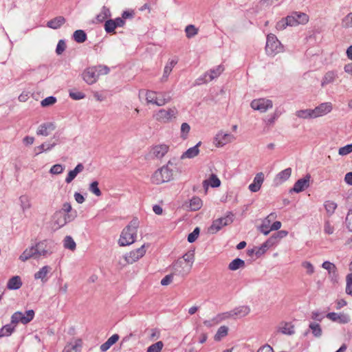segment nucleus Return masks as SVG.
<instances>
[{"label":"nucleus","instance_id":"1","mask_svg":"<svg viewBox=\"0 0 352 352\" xmlns=\"http://www.w3.org/2000/svg\"><path fill=\"white\" fill-rule=\"evenodd\" d=\"M177 169L174 161L169 160L166 165L157 169L151 177L152 183L159 185L173 179L174 173Z\"/></svg>","mask_w":352,"mask_h":352},{"label":"nucleus","instance_id":"2","mask_svg":"<svg viewBox=\"0 0 352 352\" xmlns=\"http://www.w3.org/2000/svg\"><path fill=\"white\" fill-rule=\"evenodd\" d=\"M48 254L50 253L47 248V241H42L37 243L35 245L25 249L20 255L19 259L25 262L31 258L38 259L41 256H46Z\"/></svg>","mask_w":352,"mask_h":352},{"label":"nucleus","instance_id":"3","mask_svg":"<svg viewBox=\"0 0 352 352\" xmlns=\"http://www.w3.org/2000/svg\"><path fill=\"white\" fill-rule=\"evenodd\" d=\"M139 221L138 219H133L121 232L118 243L120 246L129 245L135 241Z\"/></svg>","mask_w":352,"mask_h":352},{"label":"nucleus","instance_id":"4","mask_svg":"<svg viewBox=\"0 0 352 352\" xmlns=\"http://www.w3.org/2000/svg\"><path fill=\"white\" fill-rule=\"evenodd\" d=\"M309 21V16L307 14L300 12H293L284 20L277 24V28L285 29L287 25L296 26L300 24H306Z\"/></svg>","mask_w":352,"mask_h":352},{"label":"nucleus","instance_id":"5","mask_svg":"<svg viewBox=\"0 0 352 352\" xmlns=\"http://www.w3.org/2000/svg\"><path fill=\"white\" fill-rule=\"evenodd\" d=\"M265 51L270 56H274L283 51V46L274 34L267 35Z\"/></svg>","mask_w":352,"mask_h":352},{"label":"nucleus","instance_id":"6","mask_svg":"<svg viewBox=\"0 0 352 352\" xmlns=\"http://www.w3.org/2000/svg\"><path fill=\"white\" fill-rule=\"evenodd\" d=\"M74 213H76V212H74ZM76 217V214H63L62 211H56L53 215L54 226L56 229H59L68 222L72 221Z\"/></svg>","mask_w":352,"mask_h":352},{"label":"nucleus","instance_id":"7","mask_svg":"<svg viewBox=\"0 0 352 352\" xmlns=\"http://www.w3.org/2000/svg\"><path fill=\"white\" fill-rule=\"evenodd\" d=\"M34 316V311L32 309L26 311L25 314L21 311H16L12 314L10 324H12V325H14V327L19 322H21L22 324H25L32 320Z\"/></svg>","mask_w":352,"mask_h":352},{"label":"nucleus","instance_id":"8","mask_svg":"<svg viewBox=\"0 0 352 352\" xmlns=\"http://www.w3.org/2000/svg\"><path fill=\"white\" fill-rule=\"evenodd\" d=\"M232 221L233 214L230 213L226 217L214 220L208 228V231L212 234H214L219 231L223 226L230 224Z\"/></svg>","mask_w":352,"mask_h":352},{"label":"nucleus","instance_id":"9","mask_svg":"<svg viewBox=\"0 0 352 352\" xmlns=\"http://www.w3.org/2000/svg\"><path fill=\"white\" fill-rule=\"evenodd\" d=\"M250 106L254 110L265 113L273 107V102L270 99L261 98L253 100Z\"/></svg>","mask_w":352,"mask_h":352},{"label":"nucleus","instance_id":"10","mask_svg":"<svg viewBox=\"0 0 352 352\" xmlns=\"http://www.w3.org/2000/svg\"><path fill=\"white\" fill-rule=\"evenodd\" d=\"M178 113V111L176 107H173L168 109H160L155 115L157 120L164 122H168L172 120V118H176Z\"/></svg>","mask_w":352,"mask_h":352},{"label":"nucleus","instance_id":"11","mask_svg":"<svg viewBox=\"0 0 352 352\" xmlns=\"http://www.w3.org/2000/svg\"><path fill=\"white\" fill-rule=\"evenodd\" d=\"M146 251V245L144 244L140 248L126 254L124 260L126 263L132 264L142 258L145 254Z\"/></svg>","mask_w":352,"mask_h":352},{"label":"nucleus","instance_id":"12","mask_svg":"<svg viewBox=\"0 0 352 352\" xmlns=\"http://www.w3.org/2000/svg\"><path fill=\"white\" fill-rule=\"evenodd\" d=\"M191 264L185 263L182 260H177L173 265V274L184 277L189 274Z\"/></svg>","mask_w":352,"mask_h":352},{"label":"nucleus","instance_id":"13","mask_svg":"<svg viewBox=\"0 0 352 352\" xmlns=\"http://www.w3.org/2000/svg\"><path fill=\"white\" fill-rule=\"evenodd\" d=\"M235 139L236 138L233 135L220 131L216 135L214 142L217 147H222L226 144L233 142Z\"/></svg>","mask_w":352,"mask_h":352},{"label":"nucleus","instance_id":"14","mask_svg":"<svg viewBox=\"0 0 352 352\" xmlns=\"http://www.w3.org/2000/svg\"><path fill=\"white\" fill-rule=\"evenodd\" d=\"M82 78L89 85L95 83L99 78L95 66L86 69L82 73Z\"/></svg>","mask_w":352,"mask_h":352},{"label":"nucleus","instance_id":"15","mask_svg":"<svg viewBox=\"0 0 352 352\" xmlns=\"http://www.w3.org/2000/svg\"><path fill=\"white\" fill-rule=\"evenodd\" d=\"M310 178V175L307 174L303 178L298 179L296 182L294 187L290 190V192L299 193L303 191L305 188L309 187Z\"/></svg>","mask_w":352,"mask_h":352},{"label":"nucleus","instance_id":"16","mask_svg":"<svg viewBox=\"0 0 352 352\" xmlns=\"http://www.w3.org/2000/svg\"><path fill=\"white\" fill-rule=\"evenodd\" d=\"M333 109L332 104L329 102H323L313 109L314 116L316 118L323 116L330 113Z\"/></svg>","mask_w":352,"mask_h":352},{"label":"nucleus","instance_id":"17","mask_svg":"<svg viewBox=\"0 0 352 352\" xmlns=\"http://www.w3.org/2000/svg\"><path fill=\"white\" fill-rule=\"evenodd\" d=\"M224 70L223 65H220L214 69H211L209 72L204 74V78L198 79V80H203L204 82H208L215 78H217Z\"/></svg>","mask_w":352,"mask_h":352},{"label":"nucleus","instance_id":"18","mask_svg":"<svg viewBox=\"0 0 352 352\" xmlns=\"http://www.w3.org/2000/svg\"><path fill=\"white\" fill-rule=\"evenodd\" d=\"M327 318L339 324H347L350 322V316L344 313L330 312L327 314Z\"/></svg>","mask_w":352,"mask_h":352},{"label":"nucleus","instance_id":"19","mask_svg":"<svg viewBox=\"0 0 352 352\" xmlns=\"http://www.w3.org/2000/svg\"><path fill=\"white\" fill-rule=\"evenodd\" d=\"M276 217V215L275 213H271L267 217H265L262 224L259 227V230L264 234L265 235H267L271 230H270V224L274 219Z\"/></svg>","mask_w":352,"mask_h":352},{"label":"nucleus","instance_id":"20","mask_svg":"<svg viewBox=\"0 0 352 352\" xmlns=\"http://www.w3.org/2000/svg\"><path fill=\"white\" fill-rule=\"evenodd\" d=\"M264 181V174L263 173H258L256 175L254 178L253 183L250 184L248 188L251 192H256L258 191L261 187V185Z\"/></svg>","mask_w":352,"mask_h":352},{"label":"nucleus","instance_id":"21","mask_svg":"<svg viewBox=\"0 0 352 352\" xmlns=\"http://www.w3.org/2000/svg\"><path fill=\"white\" fill-rule=\"evenodd\" d=\"M292 175V168H287L285 170L280 171L278 173L275 178H274V183L276 185H280L283 184V182H286L291 176Z\"/></svg>","mask_w":352,"mask_h":352},{"label":"nucleus","instance_id":"22","mask_svg":"<svg viewBox=\"0 0 352 352\" xmlns=\"http://www.w3.org/2000/svg\"><path fill=\"white\" fill-rule=\"evenodd\" d=\"M322 267L328 271L329 277L332 280L336 281L338 278L337 267L333 263L330 261H324L322 264Z\"/></svg>","mask_w":352,"mask_h":352},{"label":"nucleus","instance_id":"23","mask_svg":"<svg viewBox=\"0 0 352 352\" xmlns=\"http://www.w3.org/2000/svg\"><path fill=\"white\" fill-rule=\"evenodd\" d=\"M55 129L54 125L51 122H47L41 124L37 131L36 134L38 135L47 136L50 133Z\"/></svg>","mask_w":352,"mask_h":352},{"label":"nucleus","instance_id":"24","mask_svg":"<svg viewBox=\"0 0 352 352\" xmlns=\"http://www.w3.org/2000/svg\"><path fill=\"white\" fill-rule=\"evenodd\" d=\"M221 181L215 174H212L208 179L203 182V187L207 190L209 186L212 188H217L220 186Z\"/></svg>","mask_w":352,"mask_h":352},{"label":"nucleus","instance_id":"25","mask_svg":"<svg viewBox=\"0 0 352 352\" xmlns=\"http://www.w3.org/2000/svg\"><path fill=\"white\" fill-rule=\"evenodd\" d=\"M83 170L84 166L82 164L79 163L77 164L74 170H72L68 173L67 176L65 178V182L67 184H70L75 179L77 175L81 173Z\"/></svg>","mask_w":352,"mask_h":352},{"label":"nucleus","instance_id":"26","mask_svg":"<svg viewBox=\"0 0 352 352\" xmlns=\"http://www.w3.org/2000/svg\"><path fill=\"white\" fill-rule=\"evenodd\" d=\"M201 142H199L195 146L189 148L186 151H185L181 156V159L185 158H193L196 157L199 153V146L201 145Z\"/></svg>","mask_w":352,"mask_h":352},{"label":"nucleus","instance_id":"27","mask_svg":"<svg viewBox=\"0 0 352 352\" xmlns=\"http://www.w3.org/2000/svg\"><path fill=\"white\" fill-rule=\"evenodd\" d=\"M168 151V146L165 144H161L154 146L152 149V153L155 157L160 159L165 155Z\"/></svg>","mask_w":352,"mask_h":352},{"label":"nucleus","instance_id":"28","mask_svg":"<svg viewBox=\"0 0 352 352\" xmlns=\"http://www.w3.org/2000/svg\"><path fill=\"white\" fill-rule=\"evenodd\" d=\"M65 23V19L62 16H59L49 21L47 23V26L50 28L56 30L59 28Z\"/></svg>","mask_w":352,"mask_h":352},{"label":"nucleus","instance_id":"29","mask_svg":"<svg viewBox=\"0 0 352 352\" xmlns=\"http://www.w3.org/2000/svg\"><path fill=\"white\" fill-rule=\"evenodd\" d=\"M22 286V281L19 276H15L9 279L7 283L8 289H19Z\"/></svg>","mask_w":352,"mask_h":352},{"label":"nucleus","instance_id":"30","mask_svg":"<svg viewBox=\"0 0 352 352\" xmlns=\"http://www.w3.org/2000/svg\"><path fill=\"white\" fill-rule=\"evenodd\" d=\"M278 331L285 335H293L294 331V326L290 322H282L278 327Z\"/></svg>","mask_w":352,"mask_h":352},{"label":"nucleus","instance_id":"31","mask_svg":"<svg viewBox=\"0 0 352 352\" xmlns=\"http://www.w3.org/2000/svg\"><path fill=\"white\" fill-rule=\"evenodd\" d=\"M338 75L336 72L333 71H329L327 72L321 82V86L324 87L328 84L333 83L336 79L337 78Z\"/></svg>","mask_w":352,"mask_h":352},{"label":"nucleus","instance_id":"32","mask_svg":"<svg viewBox=\"0 0 352 352\" xmlns=\"http://www.w3.org/2000/svg\"><path fill=\"white\" fill-rule=\"evenodd\" d=\"M118 334L112 335L104 343L100 345V351L102 352L107 351L113 344H114L119 340Z\"/></svg>","mask_w":352,"mask_h":352},{"label":"nucleus","instance_id":"33","mask_svg":"<svg viewBox=\"0 0 352 352\" xmlns=\"http://www.w3.org/2000/svg\"><path fill=\"white\" fill-rule=\"evenodd\" d=\"M50 270L51 267L50 266H43L38 272L34 274V278L41 279L42 282L45 283L47 280V275Z\"/></svg>","mask_w":352,"mask_h":352},{"label":"nucleus","instance_id":"34","mask_svg":"<svg viewBox=\"0 0 352 352\" xmlns=\"http://www.w3.org/2000/svg\"><path fill=\"white\" fill-rule=\"evenodd\" d=\"M250 311L248 306H240L232 310V314L234 316L244 317L247 316Z\"/></svg>","mask_w":352,"mask_h":352},{"label":"nucleus","instance_id":"35","mask_svg":"<svg viewBox=\"0 0 352 352\" xmlns=\"http://www.w3.org/2000/svg\"><path fill=\"white\" fill-rule=\"evenodd\" d=\"M177 61L172 60L170 62H168L164 69V74L161 78L162 82H165L167 80L169 74L172 72L173 68L175 67V65L177 64Z\"/></svg>","mask_w":352,"mask_h":352},{"label":"nucleus","instance_id":"36","mask_svg":"<svg viewBox=\"0 0 352 352\" xmlns=\"http://www.w3.org/2000/svg\"><path fill=\"white\" fill-rule=\"evenodd\" d=\"M19 200L23 212L29 210L32 207L30 198L27 195H21Z\"/></svg>","mask_w":352,"mask_h":352},{"label":"nucleus","instance_id":"37","mask_svg":"<svg viewBox=\"0 0 352 352\" xmlns=\"http://www.w3.org/2000/svg\"><path fill=\"white\" fill-rule=\"evenodd\" d=\"M245 265V264L243 260L239 258H236L230 263L228 265V269L232 271H235L239 268L244 267Z\"/></svg>","mask_w":352,"mask_h":352},{"label":"nucleus","instance_id":"38","mask_svg":"<svg viewBox=\"0 0 352 352\" xmlns=\"http://www.w3.org/2000/svg\"><path fill=\"white\" fill-rule=\"evenodd\" d=\"M202 206V201L198 197H193L189 203V208L192 211H197Z\"/></svg>","mask_w":352,"mask_h":352},{"label":"nucleus","instance_id":"39","mask_svg":"<svg viewBox=\"0 0 352 352\" xmlns=\"http://www.w3.org/2000/svg\"><path fill=\"white\" fill-rule=\"evenodd\" d=\"M111 16V12L109 8L106 6H103L101 9V12L96 16V19L98 22H103L105 19Z\"/></svg>","mask_w":352,"mask_h":352},{"label":"nucleus","instance_id":"40","mask_svg":"<svg viewBox=\"0 0 352 352\" xmlns=\"http://www.w3.org/2000/svg\"><path fill=\"white\" fill-rule=\"evenodd\" d=\"M82 342L80 339L76 340L74 344H69L66 346L63 352H71L72 350L78 351L82 347Z\"/></svg>","mask_w":352,"mask_h":352},{"label":"nucleus","instance_id":"41","mask_svg":"<svg viewBox=\"0 0 352 352\" xmlns=\"http://www.w3.org/2000/svg\"><path fill=\"white\" fill-rule=\"evenodd\" d=\"M56 145V142H53L52 144H46L45 143L41 145L36 146L34 148V151L36 152V155L41 154L43 152H46L52 149Z\"/></svg>","mask_w":352,"mask_h":352},{"label":"nucleus","instance_id":"42","mask_svg":"<svg viewBox=\"0 0 352 352\" xmlns=\"http://www.w3.org/2000/svg\"><path fill=\"white\" fill-rule=\"evenodd\" d=\"M170 100V97L166 93L157 94L155 104L157 106H163Z\"/></svg>","mask_w":352,"mask_h":352},{"label":"nucleus","instance_id":"43","mask_svg":"<svg viewBox=\"0 0 352 352\" xmlns=\"http://www.w3.org/2000/svg\"><path fill=\"white\" fill-rule=\"evenodd\" d=\"M73 38L77 43H82L87 40V34L84 30H78L74 32Z\"/></svg>","mask_w":352,"mask_h":352},{"label":"nucleus","instance_id":"44","mask_svg":"<svg viewBox=\"0 0 352 352\" xmlns=\"http://www.w3.org/2000/svg\"><path fill=\"white\" fill-rule=\"evenodd\" d=\"M296 116L303 119L315 118L313 109H303L297 111Z\"/></svg>","mask_w":352,"mask_h":352},{"label":"nucleus","instance_id":"45","mask_svg":"<svg viewBox=\"0 0 352 352\" xmlns=\"http://www.w3.org/2000/svg\"><path fill=\"white\" fill-rule=\"evenodd\" d=\"M228 333V327L226 326L220 327L216 334L214 335V340L220 341L223 338L226 337Z\"/></svg>","mask_w":352,"mask_h":352},{"label":"nucleus","instance_id":"46","mask_svg":"<svg viewBox=\"0 0 352 352\" xmlns=\"http://www.w3.org/2000/svg\"><path fill=\"white\" fill-rule=\"evenodd\" d=\"M14 330V325H12V324H8L3 326L1 329H0V338L10 336Z\"/></svg>","mask_w":352,"mask_h":352},{"label":"nucleus","instance_id":"47","mask_svg":"<svg viewBox=\"0 0 352 352\" xmlns=\"http://www.w3.org/2000/svg\"><path fill=\"white\" fill-rule=\"evenodd\" d=\"M309 327L315 337L319 338L322 336V329L319 324L311 322Z\"/></svg>","mask_w":352,"mask_h":352},{"label":"nucleus","instance_id":"48","mask_svg":"<svg viewBox=\"0 0 352 352\" xmlns=\"http://www.w3.org/2000/svg\"><path fill=\"white\" fill-rule=\"evenodd\" d=\"M116 25L113 19H109L105 21L104 30L107 33H115Z\"/></svg>","mask_w":352,"mask_h":352},{"label":"nucleus","instance_id":"49","mask_svg":"<svg viewBox=\"0 0 352 352\" xmlns=\"http://www.w3.org/2000/svg\"><path fill=\"white\" fill-rule=\"evenodd\" d=\"M324 208L327 212L329 214V216H331L334 213L337 208V204L334 201H327L324 203Z\"/></svg>","mask_w":352,"mask_h":352},{"label":"nucleus","instance_id":"50","mask_svg":"<svg viewBox=\"0 0 352 352\" xmlns=\"http://www.w3.org/2000/svg\"><path fill=\"white\" fill-rule=\"evenodd\" d=\"M76 243L70 236H67L64 239V247L70 250H74L76 249Z\"/></svg>","mask_w":352,"mask_h":352},{"label":"nucleus","instance_id":"51","mask_svg":"<svg viewBox=\"0 0 352 352\" xmlns=\"http://www.w3.org/2000/svg\"><path fill=\"white\" fill-rule=\"evenodd\" d=\"M164 343L162 341H158L148 346L147 352H161Z\"/></svg>","mask_w":352,"mask_h":352},{"label":"nucleus","instance_id":"52","mask_svg":"<svg viewBox=\"0 0 352 352\" xmlns=\"http://www.w3.org/2000/svg\"><path fill=\"white\" fill-rule=\"evenodd\" d=\"M185 32L188 38H192L198 33V30L193 25H188L185 28Z\"/></svg>","mask_w":352,"mask_h":352},{"label":"nucleus","instance_id":"53","mask_svg":"<svg viewBox=\"0 0 352 352\" xmlns=\"http://www.w3.org/2000/svg\"><path fill=\"white\" fill-rule=\"evenodd\" d=\"M89 190L97 197H100L102 195V192L98 188V182L97 181H94L90 184Z\"/></svg>","mask_w":352,"mask_h":352},{"label":"nucleus","instance_id":"54","mask_svg":"<svg viewBox=\"0 0 352 352\" xmlns=\"http://www.w3.org/2000/svg\"><path fill=\"white\" fill-rule=\"evenodd\" d=\"M232 311L218 314L213 320H216V323H219L220 321L224 320L229 318H232Z\"/></svg>","mask_w":352,"mask_h":352},{"label":"nucleus","instance_id":"55","mask_svg":"<svg viewBox=\"0 0 352 352\" xmlns=\"http://www.w3.org/2000/svg\"><path fill=\"white\" fill-rule=\"evenodd\" d=\"M64 169V166L60 164H57L51 167L50 170V173L52 175H59L63 172Z\"/></svg>","mask_w":352,"mask_h":352},{"label":"nucleus","instance_id":"56","mask_svg":"<svg viewBox=\"0 0 352 352\" xmlns=\"http://www.w3.org/2000/svg\"><path fill=\"white\" fill-rule=\"evenodd\" d=\"M278 242V239L276 238L275 234H274L272 236H270L264 243V248H270L272 247L274 245L276 244Z\"/></svg>","mask_w":352,"mask_h":352},{"label":"nucleus","instance_id":"57","mask_svg":"<svg viewBox=\"0 0 352 352\" xmlns=\"http://www.w3.org/2000/svg\"><path fill=\"white\" fill-rule=\"evenodd\" d=\"M157 94L155 91H148L146 94V100L148 103L155 104Z\"/></svg>","mask_w":352,"mask_h":352},{"label":"nucleus","instance_id":"58","mask_svg":"<svg viewBox=\"0 0 352 352\" xmlns=\"http://www.w3.org/2000/svg\"><path fill=\"white\" fill-rule=\"evenodd\" d=\"M351 153H352V144L340 147L338 150V154L342 156L346 155Z\"/></svg>","mask_w":352,"mask_h":352},{"label":"nucleus","instance_id":"59","mask_svg":"<svg viewBox=\"0 0 352 352\" xmlns=\"http://www.w3.org/2000/svg\"><path fill=\"white\" fill-rule=\"evenodd\" d=\"M56 102V98L54 96H49V97H47L46 98L43 99L41 102V104L42 107H48V106H51L54 104H55Z\"/></svg>","mask_w":352,"mask_h":352},{"label":"nucleus","instance_id":"60","mask_svg":"<svg viewBox=\"0 0 352 352\" xmlns=\"http://www.w3.org/2000/svg\"><path fill=\"white\" fill-rule=\"evenodd\" d=\"M199 228L198 227L195 228L192 232L190 233L188 236V241L189 243L195 242L199 236Z\"/></svg>","mask_w":352,"mask_h":352},{"label":"nucleus","instance_id":"61","mask_svg":"<svg viewBox=\"0 0 352 352\" xmlns=\"http://www.w3.org/2000/svg\"><path fill=\"white\" fill-rule=\"evenodd\" d=\"M66 49V43L65 41L60 40L57 44L56 48V53L58 55H60Z\"/></svg>","mask_w":352,"mask_h":352},{"label":"nucleus","instance_id":"62","mask_svg":"<svg viewBox=\"0 0 352 352\" xmlns=\"http://www.w3.org/2000/svg\"><path fill=\"white\" fill-rule=\"evenodd\" d=\"M279 116L280 113L278 112V111H275V112L271 116V117L267 120H265L264 122L266 123L267 125H273L276 120H277Z\"/></svg>","mask_w":352,"mask_h":352},{"label":"nucleus","instance_id":"63","mask_svg":"<svg viewBox=\"0 0 352 352\" xmlns=\"http://www.w3.org/2000/svg\"><path fill=\"white\" fill-rule=\"evenodd\" d=\"M346 293L347 294H352V274L346 276Z\"/></svg>","mask_w":352,"mask_h":352},{"label":"nucleus","instance_id":"64","mask_svg":"<svg viewBox=\"0 0 352 352\" xmlns=\"http://www.w3.org/2000/svg\"><path fill=\"white\" fill-rule=\"evenodd\" d=\"M342 24L344 27H352V12L348 14L342 20Z\"/></svg>","mask_w":352,"mask_h":352}]
</instances>
